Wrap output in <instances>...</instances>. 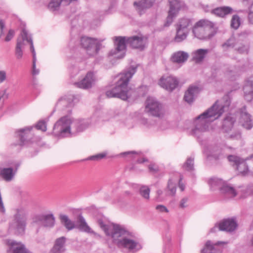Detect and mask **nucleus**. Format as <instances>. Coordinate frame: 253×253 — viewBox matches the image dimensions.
<instances>
[{
  "label": "nucleus",
  "mask_w": 253,
  "mask_h": 253,
  "mask_svg": "<svg viewBox=\"0 0 253 253\" xmlns=\"http://www.w3.org/2000/svg\"><path fill=\"white\" fill-rule=\"evenodd\" d=\"M7 79L6 72L4 70L0 71V84L3 83Z\"/></svg>",
  "instance_id": "obj_49"
},
{
  "label": "nucleus",
  "mask_w": 253,
  "mask_h": 253,
  "mask_svg": "<svg viewBox=\"0 0 253 253\" xmlns=\"http://www.w3.org/2000/svg\"><path fill=\"white\" fill-rule=\"evenodd\" d=\"M169 9L168 11V16L165 24V26H169L173 22V19L178 13L179 11L183 6V3L179 0H168Z\"/></svg>",
  "instance_id": "obj_10"
},
{
  "label": "nucleus",
  "mask_w": 253,
  "mask_h": 253,
  "mask_svg": "<svg viewBox=\"0 0 253 253\" xmlns=\"http://www.w3.org/2000/svg\"><path fill=\"white\" fill-rule=\"evenodd\" d=\"M200 91L201 88L197 85L189 86L184 95L185 101L189 103L193 102Z\"/></svg>",
  "instance_id": "obj_19"
},
{
  "label": "nucleus",
  "mask_w": 253,
  "mask_h": 253,
  "mask_svg": "<svg viewBox=\"0 0 253 253\" xmlns=\"http://www.w3.org/2000/svg\"><path fill=\"white\" fill-rule=\"evenodd\" d=\"M228 161L236 167V169L243 174H246L248 170V166L245 161L235 155H229L228 156Z\"/></svg>",
  "instance_id": "obj_11"
},
{
  "label": "nucleus",
  "mask_w": 253,
  "mask_h": 253,
  "mask_svg": "<svg viewBox=\"0 0 253 253\" xmlns=\"http://www.w3.org/2000/svg\"><path fill=\"white\" fill-rule=\"evenodd\" d=\"M183 168L187 170H192L194 169V160L191 158H188L183 165Z\"/></svg>",
  "instance_id": "obj_41"
},
{
  "label": "nucleus",
  "mask_w": 253,
  "mask_h": 253,
  "mask_svg": "<svg viewBox=\"0 0 253 253\" xmlns=\"http://www.w3.org/2000/svg\"><path fill=\"white\" fill-rule=\"evenodd\" d=\"M16 211L14 219L10 224L9 229L15 234H22L25 229L27 212L23 208L17 209Z\"/></svg>",
  "instance_id": "obj_7"
},
{
  "label": "nucleus",
  "mask_w": 253,
  "mask_h": 253,
  "mask_svg": "<svg viewBox=\"0 0 253 253\" xmlns=\"http://www.w3.org/2000/svg\"><path fill=\"white\" fill-rule=\"evenodd\" d=\"M15 35V31L12 29H10L8 31L5 38L4 39V41L5 42H8L10 41Z\"/></svg>",
  "instance_id": "obj_45"
},
{
  "label": "nucleus",
  "mask_w": 253,
  "mask_h": 253,
  "mask_svg": "<svg viewBox=\"0 0 253 253\" xmlns=\"http://www.w3.org/2000/svg\"><path fill=\"white\" fill-rule=\"evenodd\" d=\"M179 187L182 191L185 189V185L182 182V178H180L179 180Z\"/></svg>",
  "instance_id": "obj_56"
},
{
  "label": "nucleus",
  "mask_w": 253,
  "mask_h": 253,
  "mask_svg": "<svg viewBox=\"0 0 253 253\" xmlns=\"http://www.w3.org/2000/svg\"><path fill=\"white\" fill-rule=\"evenodd\" d=\"M224 184V181L217 178H212L209 181V184L212 190H215L216 189L220 190V187H221Z\"/></svg>",
  "instance_id": "obj_37"
},
{
  "label": "nucleus",
  "mask_w": 253,
  "mask_h": 253,
  "mask_svg": "<svg viewBox=\"0 0 253 253\" xmlns=\"http://www.w3.org/2000/svg\"><path fill=\"white\" fill-rule=\"evenodd\" d=\"M230 103L231 98L228 95L217 100L212 106L195 119L191 134L198 139L203 138L205 133L209 131L211 123L227 111Z\"/></svg>",
  "instance_id": "obj_1"
},
{
  "label": "nucleus",
  "mask_w": 253,
  "mask_h": 253,
  "mask_svg": "<svg viewBox=\"0 0 253 253\" xmlns=\"http://www.w3.org/2000/svg\"><path fill=\"white\" fill-rule=\"evenodd\" d=\"M228 138L232 139H240L241 138V135L239 132H236L235 134H230L228 136Z\"/></svg>",
  "instance_id": "obj_55"
},
{
  "label": "nucleus",
  "mask_w": 253,
  "mask_h": 253,
  "mask_svg": "<svg viewBox=\"0 0 253 253\" xmlns=\"http://www.w3.org/2000/svg\"><path fill=\"white\" fill-rule=\"evenodd\" d=\"M247 190L249 194H253V184L250 185L248 187Z\"/></svg>",
  "instance_id": "obj_57"
},
{
  "label": "nucleus",
  "mask_w": 253,
  "mask_h": 253,
  "mask_svg": "<svg viewBox=\"0 0 253 253\" xmlns=\"http://www.w3.org/2000/svg\"><path fill=\"white\" fill-rule=\"evenodd\" d=\"M76 228L87 233H93L91 228L88 226L85 219L82 214H79L77 217Z\"/></svg>",
  "instance_id": "obj_25"
},
{
  "label": "nucleus",
  "mask_w": 253,
  "mask_h": 253,
  "mask_svg": "<svg viewBox=\"0 0 253 253\" xmlns=\"http://www.w3.org/2000/svg\"><path fill=\"white\" fill-rule=\"evenodd\" d=\"M145 111L150 115L161 117L164 115L162 105L155 98L149 97L145 102Z\"/></svg>",
  "instance_id": "obj_9"
},
{
  "label": "nucleus",
  "mask_w": 253,
  "mask_h": 253,
  "mask_svg": "<svg viewBox=\"0 0 253 253\" xmlns=\"http://www.w3.org/2000/svg\"><path fill=\"white\" fill-rule=\"evenodd\" d=\"M147 43V39L142 36H134L130 37H116L115 43L116 47L114 51L110 52L111 55L118 59L124 57L126 52V44L132 47L143 49Z\"/></svg>",
  "instance_id": "obj_5"
},
{
  "label": "nucleus",
  "mask_w": 253,
  "mask_h": 253,
  "mask_svg": "<svg viewBox=\"0 0 253 253\" xmlns=\"http://www.w3.org/2000/svg\"><path fill=\"white\" fill-rule=\"evenodd\" d=\"M32 126H27L17 131L22 145L27 144L33 138Z\"/></svg>",
  "instance_id": "obj_16"
},
{
  "label": "nucleus",
  "mask_w": 253,
  "mask_h": 253,
  "mask_svg": "<svg viewBox=\"0 0 253 253\" xmlns=\"http://www.w3.org/2000/svg\"><path fill=\"white\" fill-rule=\"evenodd\" d=\"M240 25V19L239 17L237 15H233L231 21V27L235 29H237L239 27Z\"/></svg>",
  "instance_id": "obj_40"
},
{
  "label": "nucleus",
  "mask_w": 253,
  "mask_h": 253,
  "mask_svg": "<svg viewBox=\"0 0 253 253\" xmlns=\"http://www.w3.org/2000/svg\"><path fill=\"white\" fill-rule=\"evenodd\" d=\"M25 42L30 43L31 50L33 53V49H35L32 39L31 36L28 35V32L25 29H23L21 35L17 39L16 45H18V44H19V47L24 49L25 45Z\"/></svg>",
  "instance_id": "obj_17"
},
{
  "label": "nucleus",
  "mask_w": 253,
  "mask_h": 253,
  "mask_svg": "<svg viewBox=\"0 0 253 253\" xmlns=\"http://www.w3.org/2000/svg\"><path fill=\"white\" fill-rule=\"evenodd\" d=\"M237 224L234 219H227L221 222L218 226H215L211 228V232H214L217 230L226 231L231 232L234 231L237 227Z\"/></svg>",
  "instance_id": "obj_12"
},
{
  "label": "nucleus",
  "mask_w": 253,
  "mask_h": 253,
  "mask_svg": "<svg viewBox=\"0 0 253 253\" xmlns=\"http://www.w3.org/2000/svg\"><path fill=\"white\" fill-rule=\"evenodd\" d=\"M235 121V120L233 117L230 116L226 117L223 122L222 128L223 130L226 132L231 130L233 128Z\"/></svg>",
  "instance_id": "obj_35"
},
{
  "label": "nucleus",
  "mask_w": 253,
  "mask_h": 253,
  "mask_svg": "<svg viewBox=\"0 0 253 253\" xmlns=\"http://www.w3.org/2000/svg\"><path fill=\"white\" fill-rule=\"evenodd\" d=\"M189 57V54L184 51H178L174 52L170 58L171 61L174 63L181 64L186 62Z\"/></svg>",
  "instance_id": "obj_20"
},
{
  "label": "nucleus",
  "mask_w": 253,
  "mask_h": 253,
  "mask_svg": "<svg viewBox=\"0 0 253 253\" xmlns=\"http://www.w3.org/2000/svg\"><path fill=\"white\" fill-rule=\"evenodd\" d=\"M240 123L247 129H250L253 126L251 116L247 112L245 107H243L241 110Z\"/></svg>",
  "instance_id": "obj_18"
},
{
  "label": "nucleus",
  "mask_w": 253,
  "mask_h": 253,
  "mask_svg": "<svg viewBox=\"0 0 253 253\" xmlns=\"http://www.w3.org/2000/svg\"><path fill=\"white\" fill-rule=\"evenodd\" d=\"M106 154H103V153L98 154L91 156L89 159L90 160L97 161V160L102 159L103 158H104L106 156Z\"/></svg>",
  "instance_id": "obj_47"
},
{
  "label": "nucleus",
  "mask_w": 253,
  "mask_h": 253,
  "mask_svg": "<svg viewBox=\"0 0 253 253\" xmlns=\"http://www.w3.org/2000/svg\"><path fill=\"white\" fill-rule=\"evenodd\" d=\"M23 48L19 47V44L16 45L15 54L17 59H20L23 56Z\"/></svg>",
  "instance_id": "obj_43"
},
{
  "label": "nucleus",
  "mask_w": 253,
  "mask_h": 253,
  "mask_svg": "<svg viewBox=\"0 0 253 253\" xmlns=\"http://www.w3.org/2000/svg\"><path fill=\"white\" fill-rule=\"evenodd\" d=\"M38 129L45 131L46 130V126L45 123L43 121H39L36 126Z\"/></svg>",
  "instance_id": "obj_46"
},
{
  "label": "nucleus",
  "mask_w": 253,
  "mask_h": 253,
  "mask_svg": "<svg viewBox=\"0 0 253 253\" xmlns=\"http://www.w3.org/2000/svg\"><path fill=\"white\" fill-rule=\"evenodd\" d=\"M220 191L227 198H233L237 195L235 189L225 183L221 187H220Z\"/></svg>",
  "instance_id": "obj_26"
},
{
  "label": "nucleus",
  "mask_w": 253,
  "mask_h": 253,
  "mask_svg": "<svg viewBox=\"0 0 253 253\" xmlns=\"http://www.w3.org/2000/svg\"><path fill=\"white\" fill-rule=\"evenodd\" d=\"M162 193H163V192L161 190L157 191V194L159 196H160L162 194Z\"/></svg>",
  "instance_id": "obj_63"
},
{
  "label": "nucleus",
  "mask_w": 253,
  "mask_h": 253,
  "mask_svg": "<svg viewBox=\"0 0 253 253\" xmlns=\"http://www.w3.org/2000/svg\"><path fill=\"white\" fill-rule=\"evenodd\" d=\"M178 84L177 79L172 76L163 77L159 81L160 85L169 91L174 89Z\"/></svg>",
  "instance_id": "obj_13"
},
{
  "label": "nucleus",
  "mask_w": 253,
  "mask_h": 253,
  "mask_svg": "<svg viewBox=\"0 0 253 253\" xmlns=\"http://www.w3.org/2000/svg\"><path fill=\"white\" fill-rule=\"evenodd\" d=\"M238 51L242 53H247L248 51V47L247 46L243 45L242 47H236Z\"/></svg>",
  "instance_id": "obj_53"
},
{
  "label": "nucleus",
  "mask_w": 253,
  "mask_h": 253,
  "mask_svg": "<svg viewBox=\"0 0 253 253\" xmlns=\"http://www.w3.org/2000/svg\"><path fill=\"white\" fill-rule=\"evenodd\" d=\"M224 244H225V243L222 242H218L215 244H212L211 241H208L201 253H220V249L217 247V246Z\"/></svg>",
  "instance_id": "obj_22"
},
{
  "label": "nucleus",
  "mask_w": 253,
  "mask_h": 253,
  "mask_svg": "<svg viewBox=\"0 0 253 253\" xmlns=\"http://www.w3.org/2000/svg\"><path fill=\"white\" fill-rule=\"evenodd\" d=\"M148 169L151 172H156L158 171V167L155 164H150L148 166Z\"/></svg>",
  "instance_id": "obj_50"
},
{
  "label": "nucleus",
  "mask_w": 253,
  "mask_h": 253,
  "mask_svg": "<svg viewBox=\"0 0 253 253\" xmlns=\"http://www.w3.org/2000/svg\"><path fill=\"white\" fill-rule=\"evenodd\" d=\"M167 189L169 191L168 195L174 196L176 191V181L170 178L168 182Z\"/></svg>",
  "instance_id": "obj_38"
},
{
  "label": "nucleus",
  "mask_w": 253,
  "mask_h": 253,
  "mask_svg": "<svg viewBox=\"0 0 253 253\" xmlns=\"http://www.w3.org/2000/svg\"><path fill=\"white\" fill-rule=\"evenodd\" d=\"M249 12H253V3L252 4L249 8Z\"/></svg>",
  "instance_id": "obj_62"
},
{
  "label": "nucleus",
  "mask_w": 253,
  "mask_h": 253,
  "mask_svg": "<svg viewBox=\"0 0 253 253\" xmlns=\"http://www.w3.org/2000/svg\"><path fill=\"white\" fill-rule=\"evenodd\" d=\"M214 24L212 22L201 19L198 21L193 27L192 33L194 36L199 40H207L211 38Z\"/></svg>",
  "instance_id": "obj_6"
},
{
  "label": "nucleus",
  "mask_w": 253,
  "mask_h": 253,
  "mask_svg": "<svg viewBox=\"0 0 253 253\" xmlns=\"http://www.w3.org/2000/svg\"><path fill=\"white\" fill-rule=\"evenodd\" d=\"M226 74L228 78H230L231 76L233 75L232 72L231 71H230L229 72H227Z\"/></svg>",
  "instance_id": "obj_61"
},
{
  "label": "nucleus",
  "mask_w": 253,
  "mask_h": 253,
  "mask_svg": "<svg viewBox=\"0 0 253 253\" xmlns=\"http://www.w3.org/2000/svg\"><path fill=\"white\" fill-rule=\"evenodd\" d=\"M148 89L147 86H142L138 89V93L140 96H144L148 92Z\"/></svg>",
  "instance_id": "obj_48"
},
{
  "label": "nucleus",
  "mask_w": 253,
  "mask_h": 253,
  "mask_svg": "<svg viewBox=\"0 0 253 253\" xmlns=\"http://www.w3.org/2000/svg\"><path fill=\"white\" fill-rule=\"evenodd\" d=\"M7 244L9 247V253H31L21 242L9 240L7 241Z\"/></svg>",
  "instance_id": "obj_15"
},
{
  "label": "nucleus",
  "mask_w": 253,
  "mask_h": 253,
  "mask_svg": "<svg viewBox=\"0 0 253 253\" xmlns=\"http://www.w3.org/2000/svg\"><path fill=\"white\" fill-rule=\"evenodd\" d=\"M73 98L74 96L72 95L62 97L58 100L57 105L59 107H71L73 105Z\"/></svg>",
  "instance_id": "obj_32"
},
{
  "label": "nucleus",
  "mask_w": 253,
  "mask_h": 253,
  "mask_svg": "<svg viewBox=\"0 0 253 253\" xmlns=\"http://www.w3.org/2000/svg\"><path fill=\"white\" fill-rule=\"evenodd\" d=\"M103 40L88 37H83L81 39V44L90 56L97 54L101 48Z\"/></svg>",
  "instance_id": "obj_8"
},
{
  "label": "nucleus",
  "mask_w": 253,
  "mask_h": 253,
  "mask_svg": "<svg viewBox=\"0 0 253 253\" xmlns=\"http://www.w3.org/2000/svg\"><path fill=\"white\" fill-rule=\"evenodd\" d=\"M33 74L34 75H37L39 73V70L36 69V52L35 49H33Z\"/></svg>",
  "instance_id": "obj_44"
},
{
  "label": "nucleus",
  "mask_w": 253,
  "mask_h": 253,
  "mask_svg": "<svg viewBox=\"0 0 253 253\" xmlns=\"http://www.w3.org/2000/svg\"><path fill=\"white\" fill-rule=\"evenodd\" d=\"M147 161H148L147 159H146V158H142V159H138V160H137V162H138V163H143V162H147Z\"/></svg>",
  "instance_id": "obj_59"
},
{
  "label": "nucleus",
  "mask_w": 253,
  "mask_h": 253,
  "mask_svg": "<svg viewBox=\"0 0 253 253\" xmlns=\"http://www.w3.org/2000/svg\"><path fill=\"white\" fill-rule=\"evenodd\" d=\"M192 24L193 21L191 19L183 17L178 20L176 23V27L189 31L188 28L192 26Z\"/></svg>",
  "instance_id": "obj_30"
},
{
  "label": "nucleus",
  "mask_w": 253,
  "mask_h": 253,
  "mask_svg": "<svg viewBox=\"0 0 253 253\" xmlns=\"http://www.w3.org/2000/svg\"><path fill=\"white\" fill-rule=\"evenodd\" d=\"M37 220L46 227H52L55 224V218L53 214L51 213L42 214L37 217Z\"/></svg>",
  "instance_id": "obj_21"
},
{
  "label": "nucleus",
  "mask_w": 253,
  "mask_h": 253,
  "mask_svg": "<svg viewBox=\"0 0 253 253\" xmlns=\"http://www.w3.org/2000/svg\"><path fill=\"white\" fill-rule=\"evenodd\" d=\"M188 201V199L187 197L183 198L181 199L179 206L181 208H184L187 207V205L186 204Z\"/></svg>",
  "instance_id": "obj_54"
},
{
  "label": "nucleus",
  "mask_w": 253,
  "mask_h": 253,
  "mask_svg": "<svg viewBox=\"0 0 253 253\" xmlns=\"http://www.w3.org/2000/svg\"><path fill=\"white\" fill-rule=\"evenodd\" d=\"M65 242L66 238L64 237H61L57 239L51 251V253H63L65 251Z\"/></svg>",
  "instance_id": "obj_24"
},
{
  "label": "nucleus",
  "mask_w": 253,
  "mask_h": 253,
  "mask_svg": "<svg viewBox=\"0 0 253 253\" xmlns=\"http://www.w3.org/2000/svg\"><path fill=\"white\" fill-rule=\"evenodd\" d=\"M232 12V8L229 6L217 7L212 10L213 13L220 17H224L226 15L231 13Z\"/></svg>",
  "instance_id": "obj_36"
},
{
  "label": "nucleus",
  "mask_w": 253,
  "mask_h": 253,
  "mask_svg": "<svg viewBox=\"0 0 253 253\" xmlns=\"http://www.w3.org/2000/svg\"><path fill=\"white\" fill-rule=\"evenodd\" d=\"M235 39L234 38L232 37L230 38L226 42L223 44V47L224 48H233L235 46Z\"/></svg>",
  "instance_id": "obj_42"
},
{
  "label": "nucleus",
  "mask_w": 253,
  "mask_h": 253,
  "mask_svg": "<svg viewBox=\"0 0 253 253\" xmlns=\"http://www.w3.org/2000/svg\"><path fill=\"white\" fill-rule=\"evenodd\" d=\"M138 154V153L137 152H136L135 151H129V152H126L123 153L122 154V155H128V154Z\"/></svg>",
  "instance_id": "obj_60"
},
{
  "label": "nucleus",
  "mask_w": 253,
  "mask_h": 253,
  "mask_svg": "<svg viewBox=\"0 0 253 253\" xmlns=\"http://www.w3.org/2000/svg\"><path fill=\"white\" fill-rule=\"evenodd\" d=\"M150 189L146 186H142L140 188V194L145 199L148 200L150 198Z\"/></svg>",
  "instance_id": "obj_39"
},
{
  "label": "nucleus",
  "mask_w": 253,
  "mask_h": 253,
  "mask_svg": "<svg viewBox=\"0 0 253 253\" xmlns=\"http://www.w3.org/2000/svg\"><path fill=\"white\" fill-rule=\"evenodd\" d=\"M136 71V67L132 66L125 70L118 76L116 86L106 92L109 97H117L126 100L131 96L133 90L128 86V83Z\"/></svg>",
  "instance_id": "obj_4"
},
{
  "label": "nucleus",
  "mask_w": 253,
  "mask_h": 253,
  "mask_svg": "<svg viewBox=\"0 0 253 253\" xmlns=\"http://www.w3.org/2000/svg\"><path fill=\"white\" fill-rule=\"evenodd\" d=\"M0 175L6 181H10L13 178L15 171H13L12 168H4L0 170Z\"/></svg>",
  "instance_id": "obj_31"
},
{
  "label": "nucleus",
  "mask_w": 253,
  "mask_h": 253,
  "mask_svg": "<svg viewBox=\"0 0 253 253\" xmlns=\"http://www.w3.org/2000/svg\"><path fill=\"white\" fill-rule=\"evenodd\" d=\"M96 81L94 74L88 72L81 82L75 83V85L81 88L87 89L92 87Z\"/></svg>",
  "instance_id": "obj_14"
},
{
  "label": "nucleus",
  "mask_w": 253,
  "mask_h": 253,
  "mask_svg": "<svg viewBox=\"0 0 253 253\" xmlns=\"http://www.w3.org/2000/svg\"><path fill=\"white\" fill-rule=\"evenodd\" d=\"M155 0H140L138 1H135L133 5L136 10L141 14L142 11L151 7Z\"/></svg>",
  "instance_id": "obj_23"
},
{
  "label": "nucleus",
  "mask_w": 253,
  "mask_h": 253,
  "mask_svg": "<svg viewBox=\"0 0 253 253\" xmlns=\"http://www.w3.org/2000/svg\"><path fill=\"white\" fill-rule=\"evenodd\" d=\"M189 33V31H186L176 27V35L174 38V41L176 42L183 41L187 38Z\"/></svg>",
  "instance_id": "obj_33"
},
{
  "label": "nucleus",
  "mask_w": 253,
  "mask_h": 253,
  "mask_svg": "<svg viewBox=\"0 0 253 253\" xmlns=\"http://www.w3.org/2000/svg\"><path fill=\"white\" fill-rule=\"evenodd\" d=\"M249 20L250 23L253 24V12H249Z\"/></svg>",
  "instance_id": "obj_58"
},
{
  "label": "nucleus",
  "mask_w": 253,
  "mask_h": 253,
  "mask_svg": "<svg viewBox=\"0 0 253 253\" xmlns=\"http://www.w3.org/2000/svg\"><path fill=\"white\" fill-rule=\"evenodd\" d=\"M98 224L106 235L110 237L113 243L118 248L126 249L129 252H136L142 248L137 241L126 237L129 232L124 226L114 223L106 224L101 219L98 220Z\"/></svg>",
  "instance_id": "obj_2"
},
{
  "label": "nucleus",
  "mask_w": 253,
  "mask_h": 253,
  "mask_svg": "<svg viewBox=\"0 0 253 253\" xmlns=\"http://www.w3.org/2000/svg\"><path fill=\"white\" fill-rule=\"evenodd\" d=\"M243 90L245 99L248 101L251 100L253 95V82L247 81L244 86Z\"/></svg>",
  "instance_id": "obj_29"
},
{
  "label": "nucleus",
  "mask_w": 253,
  "mask_h": 253,
  "mask_svg": "<svg viewBox=\"0 0 253 253\" xmlns=\"http://www.w3.org/2000/svg\"><path fill=\"white\" fill-rule=\"evenodd\" d=\"M91 122L90 119H79L72 121L71 117H61L54 125L53 134L55 136L64 137L71 134L83 131L87 128Z\"/></svg>",
  "instance_id": "obj_3"
},
{
  "label": "nucleus",
  "mask_w": 253,
  "mask_h": 253,
  "mask_svg": "<svg viewBox=\"0 0 253 253\" xmlns=\"http://www.w3.org/2000/svg\"><path fill=\"white\" fill-rule=\"evenodd\" d=\"M209 50L207 49H199L192 53L193 60L197 63L203 61Z\"/></svg>",
  "instance_id": "obj_28"
},
{
  "label": "nucleus",
  "mask_w": 253,
  "mask_h": 253,
  "mask_svg": "<svg viewBox=\"0 0 253 253\" xmlns=\"http://www.w3.org/2000/svg\"><path fill=\"white\" fill-rule=\"evenodd\" d=\"M5 27V23L2 20H0V38L4 34V29Z\"/></svg>",
  "instance_id": "obj_52"
},
{
  "label": "nucleus",
  "mask_w": 253,
  "mask_h": 253,
  "mask_svg": "<svg viewBox=\"0 0 253 253\" xmlns=\"http://www.w3.org/2000/svg\"><path fill=\"white\" fill-rule=\"evenodd\" d=\"M156 209L158 211H159L160 212H168L169 211L168 209L166 208V207H165V206H163V205H158L156 206Z\"/></svg>",
  "instance_id": "obj_51"
},
{
  "label": "nucleus",
  "mask_w": 253,
  "mask_h": 253,
  "mask_svg": "<svg viewBox=\"0 0 253 253\" xmlns=\"http://www.w3.org/2000/svg\"><path fill=\"white\" fill-rule=\"evenodd\" d=\"M126 194H127V195H129V194H130L129 192H128V191L126 192Z\"/></svg>",
  "instance_id": "obj_64"
},
{
  "label": "nucleus",
  "mask_w": 253,
  "mask_h": 253,
  "mask_svg": "<svg viewBox=\"0 0 253 253\" xmlns=\"http://www.w3.org/2000/svg\"><path fill=\"white\" fill-rule=\"evenodd\" d=\"M208 157H211L214 160H218L223 157L221 150L217 147H211L207 153Z\"/></svg>",
  "instance_id": "obj_34"
},
{
  "label": "nucleus",
  "mask_w": 253,
  "mask_h": 253,
  "mask_svg": "<svg viewBox=\"0 0 253 253\" xmlns=\"http://www.w3.org/2000/svg\"><path fill=\"white\" fill-rule=\"evenodd\" d=\"M59 218L61 224L68 231L76 228V225L74 221L70 219L69 217L65 214L60 215Z\"/></svg>",
  "instance_id": "obj_27"
}]
</instances>
